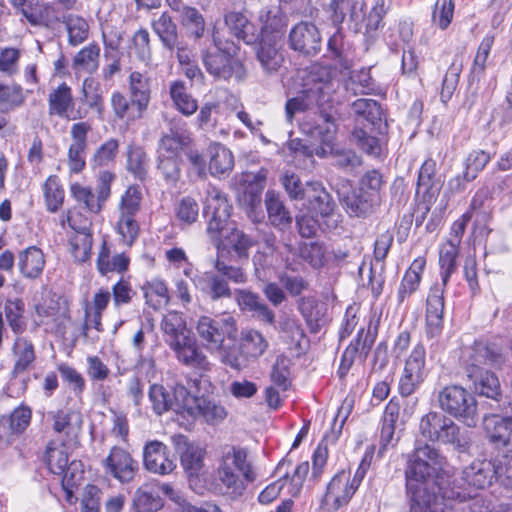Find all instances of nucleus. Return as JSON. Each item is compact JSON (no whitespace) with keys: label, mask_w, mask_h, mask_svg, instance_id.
Listing matches in <instances>:
<instances>
[{"label":"nucleus","mask_w":512,"mask_h":512,"mask_svg":"<svg viewBox=\"0 0 512 512\" xmlns=\"http://www.w3.org/2000/svg\"><path fill=\"white\" fill-rule=\"evenodd\" d=\"M442 462L438 450L428 444L416 447L410 456L405 479L411 512H453L449 501L465 498V490L457 483L437 486L434 476Z\"/></svg>","instance_id":"obj_1"},{"label":"nucleus","mask_w":512,"mask_h":512,"mask_svg":"<svg viewBox=\"0 0 512 512\" xmlns=\"http://www.w3.org/2000/svg\"><path fill=\"white\" fill-rule=\"evenodd\" d=\"M302 80L303 89L297 96L288 99L285 104V117L289 123L293 122L297 113H304L314 108L318 112L320 103H327L341 88V83L332 70L318 64L305 70Z\"/></svg>","instance_id":"obj_2"},{"label":"nucleus","mask_w":512,"mask_h":512,"mask_svg":"<svg viewBox=\"0 0 512 512\" xmlns=\"http://www.w3.org/2000/svg\"><path fill=\"white\" fill-rule=\"evenodd\" d=\"M215 51H204L202 62L206 71L216 80L242 83L247 77V69L238 56L239 47L225 40L219 31H214Z\"/></svg>","instance_id":"obj_3"},{"label":"nucleus","mask_w":512,"mask_h":512,"mask_svg":"<svg viewBox=\"0 0 512 512\" xmlns=\"http://www.w3.org/2000/svg\"><path fill=\"white\" fill-rule=\"evenodd\" d=\"M247 456L246 449L228 446L219 460L217 477L223 494L231 499L242 496L246 490V482H253L256 478Z\"/></svg>","instance_id":"obj_4"},{"label":"nucleus","mask_w":512,"mask_h":512,"mask_svg":"<svg viewBox=\"0 0 512 512\" xmlns=\"http://www.w3.org/2000/svg\"><path fill=\"white\" fill-rule=\"evenodd\" d=\"M420 434L429 441L450 444L459 451H465L470 439L461 432L460 426L444 413L430 411L419 423Z\"/></svg>","instance_id":"obj_5"},{"label":"nucleus","mask_w":512,"mask_h":512,"mask_svg":"<svg viewBox=\"0 0 512 512\" xmlns=\"http://www.w3.org/2000/svg\"><path fill=\"white\" fill-rule=\"evenodd\" d=\"M440 409L468 427H475L479 420L475 396L460 385H448L437 394Z\"/></svg>","instance_id":"obj_6"},{"label":"nucleus","mask_w":512,"mask_h":512,"mask_svg":"<svg viewBox=\"0 0 512 512\" xmlns=\"http://www.w3.org/2000/svg\"><path fill=\"white\" fill-rule=\"evenodd\" d=\"M342 102L343 97L338 90L327 103H320V110L317 112L319 122L309 117L303 120L300 124L302 132L329 148L333 146L340 120L339 106Z\"/></svg>","instance_id":"obj_7"},{"label":"nucleus","mask_w":512,"mask_h":512,"mask_svg":"<svg viewBox=\"0 0 512 512\" xmlns=\"http://www.w3.org/2000/svg\"><path fill=\"white\" fill-rule=\"evenodd\" d=\"M189 391L181 384H176L170 389L160 384H152L148 391V398L152 409L157 415L173 411L185 415Z\"/></svg>","instance_id":"obj_8"},{"label":"nucleus","mask_w":512,"mask_h":512,"mask_svg":"<svg viewBox=\"0 0 512 512\" xmlns=\"http://www.w3.org/2000/svg\"><path fill=\"white\" fill-rule=\"evenodd\" d=\"M231 205L226 196L215 187L208 191L205 201V215L209 216L207 233L213 242L220 243V234L228 226L231 216Z\"/></svg>","instance_id":"obj_9"},{"label":"nucleus","mask_w":512,"mask_h":512,"mask_svg":"<svg viewBox=\"0 0 512 512\" xmlns=\"http://www.w3.org/2000/svg\"><path fill=\"white\" fill-rule=\"evenodd\" d=\"M236 321L232 316L213 319L201 316L196 325V331L204 345L214 350L224 342L225 336L234 338L236 333Z\"/></svg>","instance_id":"obj_10"},{"label":"nucleus","mask_w":512,"mask_h":512,"mask_svg":"<svg viewBox=\"0 0 512 512\" xmlns=\"http://www.w3.org/2000/svg\"><path fill=\"white\" fill-rule=\"evenodd\" d=\"M35 311L42 318V324L59 337L64 338L72 326L68 304L61 298H51L42 304H37Z\"/></svg>","instance_id":"obj_11"},{"label":"nucleus","mask_w":512,"mask_h":512,"mask_svg":"<svg viewBox=\"0 0 512 512\" xmlns=\"http://www.w3.org/2000/svg\"><path fill=\"white\" fill-rule=\"evenodd\" d=\"M465 371L474 375L477 371L486 370L485 367H498L503 362L500 349L495 344L477 340L470 346L465 354Z\"/></svg>","instance_id":"obj_12"},{"label":"nucleus","mask_w":512,"mask_h":512,"mask_svg":"<svg viewBox=\"0 0 512 512\" xmlns=\"http://www.w3.org/2000/svg\"><path fill=\"white\" fill-rule=\"evenodd\" d=\"M497 468L494 460H478L465 467L460 478L453 479L450 484L457 483L465 492L472 491L468 487L484 489L496 480Z\"/></svg>","instance_id":"obj_13"},{"label":"nucleus","mask_w":512,"mask_h":512,"mask_svg":"<svg viewBox=\"0 0 512 512\" xmlns=\"http://www.w3.org/2000/svg\"><path fill=\"white\" fill-rule=\"evenodd\" d=\"M172 443L179 454L180 463L190 481L198 478L204 468L206 450L196 443L188 441L187 437L178 434L172 437Z\"/></svg>","instance_id":"obj_14"},{"label":"nucleus","mask_w":512,"mask_h":512,"mask_svg":"<svg viewBox=\"0 0 512 512\" xmlns=\"http://www.w3.org/2000/svg\"><path fill=\"white\" fill-rule=\"evenodd\" d=\"M105 471L122 483L133 480L138 471V462L125 449L114 446L103 460Z\"/></svg>","instance_id":"obj_15"},{"label":"nucleus","mask_w":512,"mask_h":512,"mask_svg":"<svg viewBox=\"0 0 512 512\" xmlns=\"http://www.w3.org/2000/svg\"><path fill=\"white\" fill-rule=\"evenodd\" d=\"M483 426L491 444L512 453V415H486L483 418Z\"/></svg>","instance_id":"obj_16"},{"label":"nucleus","mask_w":512,"mask_h":512,"mask_svg":"<svg viewBox=\"0 0 512 512\" xmlns=\"http://www.w3.org/2000/svg\"><path fill=\"white\" fill-rule=\"evenodd\" d=\"M359 487V479L351 478L350 471L338 472L327 486L325 502L338 509L347 504Z\"/></svg>","instance_id":"obj_17"},{"label":"nucleus","mask_w":512,"mask_h":512,"mask_svg":"<svg viewBox=\"0 0 512 512\" xmlns=\"http://www.w3.org/2000/svg\"><path fill=\"white\" fill-rule=\"evenodd\" d=\"M74 98L71 88L62 83L48 95V113L50 116L57 115L69 120H80L86 117L87 110L78 108L73 111Z\"/></svg>","instance_id":"obj_18"},{"label":"nucleus","mask_w":512,"mask_h":512,"mask_svg":"<svg viewBox=\"0 0 512 512\" xmlns=\"http://www.w3.org/2000/svg\"><path fill=\"white\" fill-rule=\"evenodd\" d=\"M283 40L259 38L254 50L261 68L267 75L275 74L284 63Z\"/></svg>","instance_id":"obj_19"},{"label":"nucleus","mask_w":512,"mask_h":512,"mask_svg":"<svg viewBox=\"0 0 512 512\" xmlns=\"http://www.w3.org/2000/svg\"><path fill=\"white\" fill-rule=\"evenodd\" d=\"M91 129L88 122H77L71 127L72 143L68 149V165L74 173L81 172L85 167L87 135Z\"/></svg>","instance_id":"obj_20"},{"label":"nucleus","mask_w":512,"mask_h":512,"mask_svg":"<svg viewBox=\"0 0 512 512\" xmlns=\"http://www.w3.org/2000/svg\"><path fill=\"white\" fill-rule=\"evenodd\" d=\"M143 461L149 472L159 475H167L176 468L175 461L169 456L168 448L159 441H151L146 444Z\"/></svg>","instance_id":"obj_21"},{"label":"nucleus","mask_w":512,"mask_h":512,"mask_svg":"<svg viewBox=\"0 0 512 512\" xmlns=\"http://www.w3.org/2000/svg\"><path fill=\"white\" fill-rule=\"evenodd\" d=\"M290 43L294 50L312 56L320 51L321 36L314 24L301 22L290 32Z\"/></svg>","instance_id":"obj_22"},{"label":"nucleus","mask_w":512,"mask_h":512,"mask_svg":"<svg viewBox=\"0 0 512 512\" xmlns=\"http://www.w3.org/2000/svg\"><path fill=\"white\" fill-rule=\"evenodd\" d=\"M307 208L322 218H332L336 209V203L323 184L318 181L306 183L305 198Z\"/></svg>","instance_id":"obj_23"},{"label":"nucleus","mask_w":512,"mask_h":512,"mask_svg":"<svg viewBox=\"0 0 512 512\" xmlns=\"http://www.w3.org/2000/svg\"><path fill=\"white\" fill-rule=\"evenodd\" d=\"M277 330L280 338L294 349L298 354L304 352L309 346V340L306 337L304 328L300 321L290 315L284 314L279 317Z\"/></svg>","instance_id":"obj_24"},{"label":"nucleus","mask_w":512,"mask_h":512,"mask_svg":"<svg viewBox=\"0 0 512 512\" xmlns=\"http://www.w3.org/2000/svg\"><path fill=\"white\" fill-rule=\"evenodd\" d=\"M169 347L175 353L177 360L183 365L203 371L210 369L207 356L190 335L185 340H180Z\"/></svg>","instance_id":"obj_25"},{"label":"nucleus","mask_w":512,"mask_h":512,"mask_svg":"<svg viewBox=\"0 0 512 512\" xmlns=\"http://www.w3.org/2000/svg\"><path fill=\"white\" fill-rule=\"evenodd\" d=\"M185 414L193 418H203L211 424L221 422L227 416L223 406L204 397L192 396L190 393Z\"/></svg>","instance_id":"obj_26"},{"label":"nucleus","mask_w":512,"mask_h":512,"mask_svg":"<svg viewBox=\"0 0 512 512\" xmlns=\"http://www.w3.org/2000/svg\"><path fill=\"white\" fill-rule=\"evenodd\" d=\"M260 38L283 40L287 26V19L279 5L264 8L260 15Z\"/></svg>","instance_id":"obj_27"},{"label":"nucleus","mask_w":512,"mask_h":512,"mask_svg":"<svg viewBox=\"0 0 512 512\" xmlns=\"http://www.w3.org/2000/svg\"><path fill=\"white\" fill-rule=\"evenodd\" d=\"M444 296L439 287H434L426 301L427 335L431 338L441 334L443 329Z\"/></svg>","instance_id":"obj_28"},{"label":"nucleus","mask_w":512,"mask_h":512,"mask_svg":"<svg viewBox=\"0 0 512 512\" xmlns=\"http://www.w3.org/2000/svg\"><path fill=\"white\" fill-rule=\"evenodd\" d=\"M265 207L271 226L279 231H286L291 227L293 222L292 214L281 199V196L274 190L266 192Z\"/></svg>","instance_id":"obj_29"},{"label":"nucleus","mask_w":512,"mask_h":512,"mask_svg":"<svg viewBox=\"0 0 512 512\" xmlns=\"http://www.w3.org/2000/svg\"><path fill=\"white\" fill-rule=\"evenodd\" d=\"M235 299L242 311L253 313L255 317L266 324L274 323V312L261 300L258 294L246 289H239L236 290Z\"/></svg>","instance_id":"obj_30"},{"label":"nucleus","mask_w":512,"mask_h":512,"mask_svg":"<svg viewBox=\"0 0 512 512\" xmlns=\"http://www.w3.org/2000/svg\"><path fill=\"white\" fill-rule=\"evenodd\" d=\"M221 237L228 242L237 257L244 260H248L249 250L258 244L257 238L239 229L232 223H229L224 232L220 234ZM214 243L219 248L221 242L219 244L217 242Z\"/></svg>","instance_id":"obj_31"},{"label":"nucleus","mask_w":512,"mask_h":512,"mask_svg":"<svg viewBox=\"0 0 512 512\" xmlns=\"http://www.w3.org/2000/svg\"><path fill=\"white\" fill-rule=\"evenodd\" d=\"M31 417L32 411L28 406L15 408L9 418L0 423V442L10 443L12 436L23 433L29 426Z\"/></svg>","instance_id":"obj_32"},{"label":"nucleus","mask_w":512,"mask_h":512,"mask_svg":"<svg viewBox=\"0 0 512 512\" xmlns=\"http://www.w3.org/2000/svg\"><path fill=\"white\" fill-rule=\"evenodd\" d=\"M240 350L246 362L256 361L269 348V342L262 332L256 329H246L240 335Z\"/></svg>","instance_id":"obj_33"},{"label":"nucleus","mask_w":512,"mask_h":512,"mask_svg":"<svg viewBox=\"0 0 512 512\" xmlns=\"http://www.w3.org/2000/svg\"><path fill=\"white\" fill-rule=\"evenodd\" d=\"M209 171L214 177L226 176L234 167L232 152L220 143H212L208 147Z\"/></svg>","instance_id":"obj_34"},{"label":"nucleus","mask_w":512,"mask_h":512,"mask_svg":"<svg viewBox=\"0 0 512 512\" xmlns=\"http://www.w3.org/2000/svg\"><path fill=\"white\" fill-rule=\"evenodd\" d=\"M129 91L132 104L137 108L136 116H142L150 102L149 79L140 72H132L129 76Z\"/></svg>","instance_id":"obj_35"},{"label":"nucleus","mask_w":512,"mask_h":512,"mask_svg":"<svg viewBox=\"0 0 512 512\" xmlns=\"http://www.w3.org/2000/svg\"><path fill=\"white\" fill-rule=\"evenodd\" d=\"M225 25L233 36L248 45L255 44L258 40V35L255 33V26L240 12H230L226 14Z\"/></svg>","instance_id":"obj_36"},{"label":"nucleus","mask_w":512,"mask_h":512,"mask_svg":"<svg viewBox=\"0 0 512 512\" xmlns=\"http://www.w3.org/2000/svg\"><path fill=\"white\" fill-rule=\"evenodd\" d=\"M400 406L393 399L386 405L383 415V425L380 433L379 454L382 455L388 446L397 442L395 429L399 419Z\"/></svg>","instance_id":"obj_37"},{"label":"nucleus","mask_w":512,"mask_h":512,"mask_svg":"<svg viewBox=\"0 0 512 512\" xmlns=\"http://www.w3.org/2000/svg\"><path fill=\"white\" fill-rule=\"evenodd\" d=\"M160 327L164 334V341L168 346L180 340H185L190 335L183 316L176 311H170L164 315Z\"/></svg>","instance_id":"obj_38"},{"label":"nucleus","mask_w":512,"mask_h":512,"mask_svg":"<svg viewBox=\"0 0 512 512\" xmlns=\"http://www.w3.org/2000/svg\"><path fill=\"white\" fill-rule=\"evenodd\" d=\"M181 160L176 155L160 153L156 160V173L169 188H176L181 178Z\"/></svg>","instance_id":"obj_39"},{"label":"nucleus","mask_w":512,"mask_h":512,"mask_svg":"<svg viewBox=\"0 0 512 512\" xmlns=\"http://www.w3.org/2000/svg\"><path fill=\"white\" fill-rule=\"evenodd\" d=\"M133 504L138 512H157L163 507V500L156 484L146 483L134 493Z\"/></svg>","instance_id":"obj_40"},{"label":"nucleus","mask_w":512,"mask_h":512,"mask_svg":"<svg viewBox=\"0 0 512 512\" xmlns=\"http://www.w3.org/2000/svg\"><path fill=\"white\" fill-rule=\"evenodd\" d=\"M12 352L15 357V364L12 370L14 375L25 372L36 358L34 345L28 338L22 335H17L15 338Z\"/></svg>","instance_id":"obj_41"},{"label":"nucleus","mask_w":512,"mask_h":512,"mask_svg":"<svg viewBox=\"0 0 512 512\" xmlns=\"http://www.w3.org/2000/svg\"><path fill=\"white\" fill-rule=\"evenodd\" d=\"M19 269L26 278H38L44 268L45 258L43 252L35 247H29L19 255Z\"/></svg>","instance_id":"obj_42"},{"label":"nucleus","mask_w":512,"mask_h":512,"mask_svg":"<svg viewBox=\"0 0 512 512\" xmlns=\"http://www.w3.org/2000/svg\"><path fill=\"white\" fill-rule=\"evenodd\" d=\"M425 260L416 259L405 272L398 289V303L402 304L407 297L412 295L419 287L421 275L424 270Z\"/></svg>","instance_id":"obj_43"},{"label":"nucleus","mask_w":512,"mask_h":512,"mask_svg":"<svg viewBox=\"0 0 512 512\" xmlns=\"http://www.w3.org/2000/svg\"><path fill=\"white\" fill-rule=\"evenodd\" d=\"M169 94L174 106L186 116L193 115L198 109V102L187 91L185 82L181 80L171 82Z\"/></svg>","instance_id":"obj_44"},{"label":"nucleus","mask_w":512,"mask_h":512,"mask_svg":"<svg viewBox=\"0 0 512 512\" xmlns=\"http://www.w3.org/2000/svg\"><path fill=\"white\" fill-rule=\"evenodd\" d=\"M45 460L49 470L56 475H62L69 465L68 453L65 449L63 439L60 441L51 440L45 452Z\"/></svg>","instance_id":"obj_45"},{"label":"nucleus","mask_w":512,"mask_h":512,"mask_svg":"<svg viewBox=\"0 0 512 512\" xmlns=\"http://www.w3.org/2000/svg\"><path fill=\"white\" fill-rule=\"evenodd\" d=\"M152 28L165 48L173 51L175 46H178V40L180 39L178 37L177 26L170 15L167 13L161 14L158 19L152 22Z\"/></svg>","instance_id":"obj_46"},{"label":"nucleus","mask_w":512,"mask_h":512,"mask_svg":"<svg viewBox=\"0 0 512 512\" xmlns=\"http://www.w3.org/2000/svg\"><path fill=\"white\" fill-rule=\"evenodd\" d=\"M4 313L12 332L21 335L27 328L24 301L20 298L8 299L4 306Z\"/></svg>","instance_id":"obj_47"},{"label":"nucleus","mask_w":512,"mask_h":512,"mask_svg":"<svg viewBox=\"0 0 512 512\" xmlns=\"http://www.w3.org/2000/svg\"><path fill=\"white\" fill-rule=\"evenodd\" d=\"M129 265V258L124 253L110 257V250L106 241H103L97 258V268L102 275L108 272H124Z\"/></svg>","instance_id":"obj_48"},{"label":"nucleus","mask_w":512,"mask_h":512,"mask_svg":"<svg viewBox=\"0 0 512 512\" xmlns=\"http://www.w3.org/2000/svg\"><path fill=\"white\" fill-rule=\"evenodd\" d=\"M441 187V181L436 175V161L429 158L421 166L417 181V193L423 189L424 195L434 196Z\"/></svg>","instance_id":"obj_49"},{"label":"nucleus","mask_w":512,"mask_h":512,"mask_svg":"<svg viewBox=\"0 0 512 512\" xmlns=\"http://www.w3.org/2000/svg\"><path fill=\"white\" fill-rule=\"evenodd\" d=\"M341 202L347 213L355 217L365 216L372 209L371 199L361 189L347 192L341 197Z\"/></svg>","instance_id":"obj_50"},{"label":"nucleus","mask_w":512,"mask_h":512,"mask_svg":"<svg viewBox=\"0 0 512 512\" xmlns=\"http://www.w3.org/2000/svg\"><path fill=\"white\" fill-rule=\"evenodd\" d=\"M466 374L473 381L475 390L481 395L492 399H497L500 395V382L494 373L488 370H481L477 371L474 375L471 373Z\"/></svg>","instance_id":"obj_51"},{"label":"nucleus","mask_w":512,"mask_h":512,"mask_svg":"<svg viewBox=\"0 0 512 512\" xmlns=\"http://www.w3.org/2000/svg\"><path fill=\"white\" fill-rule=\"evenodd\" d=\"M99 59L100 47L97 44H89L75 55L72 67L78 72L92 74L99 67Z\"/></svg>","instance_id":"obj_52"},{"label":"nucleus","mask_w":512,"mask_h":512,"mask_svg":"<svg viewBox=\"0 0 512 512\" xmlns=\"http://www.w3.org/2000/svg\"><path fill=\"white\" fill-rule=\"evenodd\" d=\"M146 304L154 310H159L168 305L170 296L164 281L153 279L143 286Z\"/></svg>","instance_id":"obj_53"},{"label":"nucleus","mask_w":512,"mask_h":512,"mask_svg":"<svg viewBox=\"0 0 512 512\" xmlns=\"http://www.w3.org/2000/svg\"><path fill=\"white\" fill-rule=\"evenodd\" d=\"M73 198L83 204V207L91 213H99L102 210L103 204L106 199H100V194H96L90 187L83 186L79 183H74L70 187Z\"/></svg>","instance_id":"obj_54"},{"label":"nucleus","mask_w":512,"mask_h":512,"mask_svg":"<svg viewBox=\"0 0 512 512\" xmlns=\"http://www.w3.org/2000/svg\"><path fill=\"white\" fill-rule=\"evenodd\" d=\"M63 22L66 26L70 45L77 46L88 38L89 24L84 18L74 14H68L64 17Z\"/></svg>","instance_id":"obj_55"},{"label":"nucleus","mask_w":512,"mask_h":512,"mask_svg":"<svg viewBox=\"0 0 512 512\" xmlns=\"http://www.w3.org/2000/svg\"><path fill=\"white\" fill-rule=\"evenodd\" d=\"M81 93L88 107L97 111L102 116L104 112V99L100 83L93 77L85 78L82 83Z\"/></svg>","instance_id":"obj_56"},{"label":"nucleus","mask_w":512,"mask_h":512,"mask_svg":"<svg viewBox=\"0 0 512 512\" xmlns=\"http://www.w3.org/2000/svg\"><path fill=\"white\" fill-rule=\"evenodd\" d=\"M147 154L137 146H130L127 151V170L136 179L144 181L148 174Z\"/></svg>","instance_id":"obj_57"},{"label":"nucleus","mask_w":512,"mask_h":512,"mask_svg":"<svg viewBox=\"0 0 512 512\" xmlns=\"http://www.w3.org/2000/svg\"><path fill=\"white\" fill-rule=\"evenodd\" d=\"M462 67V61L455 59L446 71L440 91V100L442 103L446 104L451 100L458 86Z\"/></svg>","instance_id":"obj_58"},{"label":"nucleus","mask_w":512,"mask_h":512,"mask_svg":"<svg viewBox=\"0 0 512 512\" xmlns=\"http://www.w3.org/2000/svg\"><path fill=\"white\" fill-rule=\"evenodd\" d=\"M459 252V245L446 241L439 251V263L442 272V282L446 285L450 275L456 270V259Z\"/></svg>","instance_id":"obj_59"},{"label":"nucleus","mask_w":512,"mask_h":512,"mask_svg":"<svg viewBox=\"0 0 512 512\" xmlns=\"http://www.w3.org/2000/svg\"><path fill=\"white\" fill-rule=\"evenodd\" d=\"M355 115L362 117L372 125H376L382 119V109L379 103L373 99L361 98L351 105Z\"/></svg>","instance_id":"obj_60"},{"label":"nucleus","mask_w":512,"mask_h":512,"mask_svg":"<svg viewBox=\"0 0 512 512\" xmlns=\"http://www.w3.org/2000/svg\"><path fill=\"white\" fill-rule=\"evenodd\" d=\"M91 232L74 234L69 240L70 252L77 262H85L90 258L92 249Z\"/></svg>","instance_id":"obj_61"},{"label":"nucleus","mask_w":512,"mask_h":512,"mask_svg":"<svg viewBox=\"0 0 512 512\" xmlns=\"http://www.w3.org/2000/svg\"><path fill=\"white\" fill-rule=\"evenodd\" d=\"M242 202L247 217L253 223H261L264 218L261 209V190L254 187L247 188L243 194Z\"/></svg>","instance_id":"obj_62"},{"label":"nucleus","mask_w":512,"mask_h":512,"mask_svg":"<svg viewBox=\"0 0 512 512\" xmlns=\"http://www.w3.org/2000/svg\"><path fill=\"white\" fill-rule=\"evenodd\" d=\"M204 292L212 301L230 299L232 297V290L227 280L217 274L206 277Z\"/></svg>","instance_id":"obj_63"},{"label":"nucleus","mask_w":512,"mask_h":512,"mask_svg":"<svg viewBox=\"0 0 512 512\" xmlns=\"http://www.w3.org/2000/svg\"><path fill=\"white\" fill-rule=\"evenodd\" d=\"M24 103V95L19 85H5L0 82V107L10 112Z\"/></svg>","instance_id":"obj_64"}]
</instances>
